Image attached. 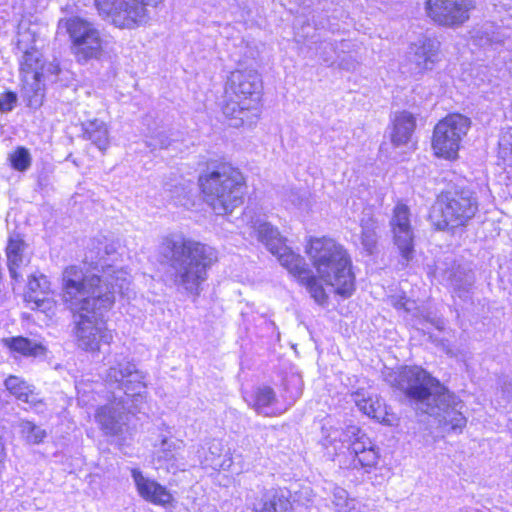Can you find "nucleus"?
I'll return each instance as SVG.
<instances>
[{"mask_svg":"<svg viewBox=\"0 0 512 512\" xmlns=\"http://www.w3.org/2000/svg\"><path fill=\"white\" fill-rule=\"evenodd\" d=\"M50 281L44 275L32 276L27 285L25 299H35V292L50 288Z\"/></svg>","mask_w":512,"mask_h":512,"instance_id":"35","label":"nucleus"},{"mask_svg":"<svg viewBox=\"0 0 512 512\" xmlns=\"http://www.w3.org/2000/svg\"><path fill=\"white\" fill-rule=\"evenodd\" d=\"M33 63V68L36 70H38L40 72L39 76L37 77V79H35V82L39 83L40 87H41V99H40V103H39V106H41L42 102H43V98H44V84L42 83V79L50 76V75H57L58 72H59V66L57 63H54V62H49V63H45L41 60V54L39 53V63L36 64L34 61H32Z\"/></svg>","mask_w":512,"mask_h":512,"instance_id":"32","label":"nucleus"},{"mask_svg":"<svg viewBox=\"0 0 512 512\" xmlns=\"http://www.w3.org/2000/svg\"><path fill=\"white\" fill-rule=\"evenodd\" d=\"M377 225L375 221L368 220L362 223L361 244L363 248L372 253L377 244Z\"/></svg>","mask_w":512,"mask_h":512,"instance_id":"31","label":"nucleus"},{"mask_svg":"<svg viewBox=\"0 0 512 512\" xmlns=\"http://www.w3.org/2000/svg\"><path fill=\"white\" fill-rule=\"evenodd\" d=\"M249 404L259 414L265 416H276L286 411L285 408L276 407L277 399L272 388L263 386L254 390Z\"/></svg>","mask_w":512,"mask_h":512,"instance_id":"22","label":"nucleus"},{"mask_svg":"<svg viewBox=\"0 0 512 512\" xmlns=\"http://www.w3.org/2000/svg\"><path fill=\"white\" fill-rule=\"evenodd\" d=\"M160 253L168 263L173 285L194 296L200 294L208 270L218 261L215 248L179 233L163 237Z\"/></svg>","mask_w":512,"mask_h":512,"instance_id":"4","label":"nucleus"},{"mask_svg":"<svg viewBox=\"0 0 512 512\" xmlns=\"http://www.w3.org/2000/svg\"><path fill=\"white\" fill-rule=\"evenodd\" d=\"M262 79L251 67L235 69L227 79L223 115L229 126L251 128L260 118Z\"/></svg>","mask_w":512,"mask_h":512,"instance_id":"5","label":"nucleus"},{"mask_svg":"<svg viewBox=\"0 0 512 512\" xmlns=\"http://www.w3.org/2000/svg\"><path fill=\"white\" fill-rule=\"evenodd\" d=\"M94 417L100 430L106 436L120 437L128 431L130 417L123 399H115L100 406Z\"/></svg>","mask_w":512,"mask_h":512,"instance_id":"15","label":"nucleus"},{"mask_svg":"<svg viewBox=\"0 0 512 512\" xmlns=\"http://www.w3.org/2000/svg\"><path fill=\"white\" fill-rule=\"evenodd\" d=\"M5 387L17 400L28 404L30 407H37L42 404V399L35 388L21 377L10 375L5 380Z\"/></svg>","mask_w":512,"mask_h":512,"instance_id":"23","label":"nucleus"},{"mask_svg":"<svg viewBox=\"0 0 512 512\" xmlns=\"http://www.w3.org/2000/svg\"><path fill=\"white\" fill-rule=\"evenodd\" d=\"M390 227L395 245L401 255L409 260L413 252L414 232L410 221V210L407 205L397 203L390 219Z\"/></svg>","mask_w":512,"mask_h":512,"instance_id":"16","label":"nucleus"},{"mask_svg":"<svg viewBox=\"0 0 512 512\" xmlns=\"http://www.w3.org/2000/svg\"><path fill=\"white\" fill-rule=\"evenodd\" d=\"M416 128V120L408 111L396 112L388 128L389 139L394 148L408 147Z\"/></svg>","mask_w":512,"mask_h":512,"instance_id":"19","label":"nucleus"},{"mask_svg":"<svg viewBox=\"0 0 512 512\" xmlns=\"http://www.w3.org/2000/svg\"><path fill=\"white\" fill-rule=\"evenodd\" d=\"M180 449V443L168 439L162 440L161 450L163 455L161 456L166 461H171L176 458L177 451Z\"/></svg>","mask_w":512,"mask_h":512,"instance_id":"37","label":"nucleus"},{"mask_svg":"<svg viewBox=\"0 0 512 512\" xmlns=\"http://www.w3.org/2000/svg\"><path fill=\"white\" fill-rule=\"evenodd\" d=\"M322 443L325 448H331L335 455L342 452L348 443V449L353 458L351 467L354 469H362L370 473L379 463V448L356 425H348L345 429L324 426Z\"/></svg>","mask_w":512,"mask_h":512,"instance_id":"7","label":"nucleus"},{"mask_svg":"<svg viewBox=\"0 0 512 512\" xmlns=\"http://www.w3.org/2000/svg\"><path fill=\"white\" fill-rule=\"evenodd\" d=\"M58 29L68 34L71 52L78 63L100 60L107 53L108 40L94 23L84 18L73 16L60 19Z\"/></svg>","mask_w":512,"mask_h":512,"instance_id":"8","label":"nucleus"},{"mask_svg":"<svg viewBox=\"0 0 512 512\" xmlns=\"http://www.w3.org/2000/svg\"><path fill=\"white\" fill-rule=\"evenodd\" d=\"M470 127V119L458 113L449 114L440 120L432 135L431 147L434 155L445 160H456Z\"/></svg>","mask_w":512,"mask_h":512,"instance_id":"11","label":"nucleus"},{"mask_svg":"<svg viewBox=\"0 0 512 512\" xmlns=\"http://www.w3.org/2000/svg\"><path fill=\"white\" fill-rule=\"evenodd\" d=\"M105 380L124 392L126 400L132 402L134 411L140 410V405L144 403L147 394L144 375L126 356L114 357L106 372Z\"/></svg>","mask_w":512,"mask_h":512,"instance_id":"12","label":"nucleus"},{"mask_svg":"<svg viewBox=\"0 0 512 512\" xmlns=\"http://www.w3.org/2000/svg\"><path fill=\"white\" fill-rule=\"evenodd\" d=\"M253 229L258 241H260L271 254L277 253L278 248L286 242V239L280 234L279 230L268 222L256 221Z\"/></svg>","mask_w":512,"mask_h":512,"instance_id":"25","label":"nucleus"},{"mask_svg":"<svg viewBox=\"0 0 512 512\" xmlns=\"http://www.w3.org/2000/svg\"><path fill=\"white\" fill-rule=\"evenodd\" d=\"M353 399L358 409L368 417L389 426L394 424V417L388 414L386 406L376 395L359 390L353 394Z\"/></svg>","mask_w":512,"mask_h":512,"instance_id":"20","label":"nucleus"},{"mask_svg":"<svg viewBox=\"0 0 512 512\" xmlns=\"http://www.w3.org/2000/svg\"><path fill=\"white\" fill-rule=\"evenodd\" d=\"M201 464L215 471H227L231 468L233 460L227 451H223L220 443H212Z\"/></svg>","mask_w":512,"mask_h":512,"instance_id":"27","label":"nucleus"},{"mask_svg":"<svg viewBox=\"0 0 512 512\" xmlns=\"http://www.w3.org/2000/svg\"><path fill=\"white\" fill-rule=\"evenodd\" d=\"M17 102V95L14 92L7 91L0 94V111L9 112L11 111Z\"/></svg>","mask_w":512,"mask_h":512,"instance_id":"38","label":"nucleus"},{"mask_svg":"<svg viewBox=\"0 0 512 512\" xmlns=\"http://www.w3.org/2000/svg\"><path fill=\"white\" fill-rule=\"evenodd\" d=\"M20 431L27 442L31 444H39L46 437V431L30 421H21Z\"/></svg>","mask_w":512,"mask_h":512,"instance_id":"34","label":"nucleus"},{"mask_svg":"<svg viewBox=\"0 0 512 512\" xmlns=\"http://www.w3.org/2000/svg\"><path fill=\"white\" fill-rule=\"evenodd\" d=\"M34 295L36 296L35 299H26V301L31 305V308L39 310L48 316L54 315L57 302L54 298V293L51 291V287L37 291Z\"/></svg>","mask_w":512,"mask_h":512,"instance_id":"28","label":"nucleus"},{"mask_svg":"<svg viewBox=\"0 0 512 512\" xmlns=\"http://www.w3.org/2000/svg\"><path fill=\"white\" fill-rule=\"evenodd\" d=\"M385 379L399 388L418 408L434 417L447 431L461 433L467 425L464 402L420 367H403L386 374Z\"/></svg>","mask_w":512,"mask_h":512,"instance_id":"3","label":"nucleus"},{"mask_svg":"<svg viewBox=\"0 0 512 512\" xmlns=\"http://www.w3.org/2000/svg\"><path fill=\"white\" fill-rule=\"evenodd\" d=\"M85 135L101 151L110 146V130L108 124L100 119L89 120L84 126Z\"/></svg>","mask_w":512,"mask_h":512,"instance_id":"26","label":"nucleus"},{"mask_svg":"<svg viewBox=\"0 0 512 512\" xmlns=\"http://www.w3.org/2000/svg\"><path fill=\"white\" fill-rule=\"evenodd\" d=\"M408 57L420 72L430 71L440 61V42L434 38L421 37L411 43Z\"/></svg>","mask_w":512,"mask_h":512,"instance_id":"18","label":"nucleus"},{"mask_svg":"<svg viewBox=\"0 0 512 512\" xmlns=\"http://www.w3.org/2000/svg\"><path fill=\"white\" fill-rule=\"evenodd\" d=\"M2 346L12 355L23 357H45L47 346L40 340L29 339L23 336L6 337L1 340Z\"/></svg>","mask_w":512,"mask_h":512,"instance_id":"21","label":"nucleus"},{"mask_svg":"<svg viewBox=\"0 0 512 512\" xmlns=\"http://www.w3.org/2000/svg\"><path fill=\"white\" fill-rule=\"evenodd\" d=\"M97 273H84L70 266L63 271V300L76 316L74 337L76 346L87 353L98 354L102 344L113 340L105 314L113 307L114 293H124L131 283L130 272L119 265L121 254L114 242L100 241L87 256Z\"/></svg>","mask_w":512,"mask_h":512,"instance_id":"1","label":"nucleus"},{"mask_svg":"<svg viewBox=\"0 0 512 512\" xmlns=\"http://www.w3.org/2000/svg\"><path fill=\"white\" fill-rule=\"evenodd\" d=\"M474 7V0H428L426 12L435 23L456 27L469 19L470 11Z\"/></svg>","mask_w":512,"mask_h":512,"instance_id":"14","label":"nucleus"},{"mask_svg":"<svg viewBox=\"0 0 512 512\" xmlns=\"http://www.w3.org/2000/svg\"><path fill=\"white\" fill-rule=\"evenodd\" d=\"M205 200L218 215L231 213L242 204L246 183L242 172L221 164L199 178Z\"/></svg>","mask_w":512,"mask_h":512,"instance_id":"6","label":"nucleus"},{"mask_svg":"<svg viewBox=\"0 0 512 512\" xmlns=\"http://www.w3.org/2000/svg\"><path fill=\"white\" fill-rule=\"evenodd\" d=\"M414 301H411L410 299H401L400 301L394 303L395 307L398 309H404L406 312L412 311L414 307Z\"/></svg>","mask_w":512,"mask_h":512,"instance_id":"39","label":"nucleus"},{"mask_svg":"<svg viewBox=\"0 0 512 512\" xmlns=\"http://www.w3.org/2000/svg\"><path fill=\"white\" fill-rule=\"evenodd\" d=\"M130 472L136 492L140 498L164 508L172 505L174 497L167 487L148 477L138 468H132Z\"/></svg>","mask_w":512,"mask_h":512,"instance_id":"17","label":"nucleus"},{"mask_svg":"<svg viewBox=\"0 0 512 512\" xmlns=\"http://www.w3.org/2000/svg\"><path fill=\"white\" fill-rule=\"evenodd\" d=\"M477 203L467 193L446 196L433 207L430 218L439 230L464 225L476 213Z\"/></svg>","mask_w":512,"mask_h":512,"instance_id":"13","label":"nucleus"},{"mask_svg":"<svg viewBox=\"0 0 512 512\" xmlns=\"http://www.w3.org/2000/svg\"><path fill=\"white\" fill-rule=\"evenodd\" d=\"M164 0H95L99 15L120 29H136L145 25L149 7H157Z\"/></svg>","mask_w":512,"mask_h":512,"instance_id":"10","label":"nucleus"},{"mask_svg":"<svg viewBox=\"0 0 512 512\" xmlns=\"http://www.w3.org/2000/svg\"><path fill=\"white\" fill-rule=\"evenodd\" d=\"M26 244L19 235L10 236L6 248V255L10 274L13 278H18V269L28 263L25 254Z\"/></svg>","mask_w":512,"mask_h":512,"instance_id":"24","label":"nucleus"},{"mask_svg":"<svg viewBox=\"0 0 512 512\" xmlns=\"http://www.w3.org/2000/svg\"><path fill=\"white\" fill-rule=\"evenodd\" d=\"M331 503L335 512H351L355 506V500L342 487H335L333 489Z\"/></svg>","mask_w":512,"mask_h":512,"instance_id":"30","label":"nucleus"},{"mask_svg":"<svg viewBox=\"0 0 512 512\" xmlns=\"http://www.w3.org/2000/svg\"><path fill=\"white\" fill-rule=\"evenodd\" d=\"M145 143L152 150L164 149L170 145V139L164 132L160 131L155 134L147 136Z\"/></svg>","mask_w":512,"mask_h":512,"instance_id":"36","label":"nucleus"},{"mask_svg":"<svg viewBox=\"0 0 512 512\" xmlns=\"http://www.w3.org/2000/svg\"><path fill=\"white\" fill-rule=\"evenodd\" d=\"M11 166L17 171H25L31 165V155L28 149L17 147L8 157Z\"/></svg>","mask_w":512,"mask_h":512,"instance_id":"33","label":"nucleus"},{"mask_svg":"<svg viewBox=\"0 0 512 512\" xmlns=\"http://www.w3.org/2000/svg\"><path fill=\"white\" fill-rule=\"evenodd\" d=\"M36 31L29 21L22 20L18 25L16 48L22 53L21 74L23 82V97L28 106L38 108L41 99V87L35 79L40 72L33 68L34 61L39 63V51L35 48Z\"/></svg>","mask_w":512,"mask_h":512,"instance_id":"9","label":"nucleus"},{"mask_svg":"<svg viewBox=\"0 0 512 512\" xmlns=\"http://www.w3.org/2000/svg\"><path fill=\"white\" fill-rule=\"evenodd\" d=\"M305 254L314 273L308 268L305 259L287 246L286 242L272 255L321 306L326 305L329 299L325 287L343 298L354 293L352 259L342 244L326 236L310 237L305 245Z\"/></svg>","mask_w":512,"mask_h":512,"instance_id":"2","label":"nucleus"},{"mask_svg":"<svg viewBox=\"0 0 512 512\" xmlns=\"http://www.w3.org/2000/svg\"><path fill=\"white\" fill-rule=\"evenodd\" d=\"M256 512H294L290 500L279 494L266 495Z\"/></svg>","mask_w":512,"mask_h":512,"instance_id":"29","label":"nucleus"}]
</instances>
